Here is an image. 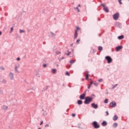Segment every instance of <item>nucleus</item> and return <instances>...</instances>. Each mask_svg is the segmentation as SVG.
I'll use <instances>...</instances> for the list:
<instances>
[{
    "instance_id": "1",
    "label": "nucleus",
    "mask_w": 129,
    "mask_h": 129,
    "mask_svg": "<svg viewBox=\"0 0 129 129\" xmlns=\"http://www.w3.org/2000/svg\"><path fill=\"white\" fill-rule=\"evenodd\" d=\"M92 100V97H87L86 98H85V101L84 102L85 104H89L90 102H91Z\"/></svg>"
},
{
    "instance_id": "2",
    "label": "nucleus",
    "mask_w": 129,
    "mask_h": 129,
    "mask_svg": "<svg viewBox=\"0 0 129 129\" xmlns=\"http://www.w3.org/2000/svg\"><path fill=\"white\" fill-rule=\"evenodd\" d=\"M92 126L95 128H99L100 127V125L96 121H94L92 123Z\"/></svg>"
},
{
    "instance_id": "3",
    "label": "nucleus",
    "mask_w": 129,
    "mask_h": 129,
    "mask_svg": "<svg viewBox=\"0 0 129 129\" xmlns=\"http://www.w3.org/2000/svg\"><path fill=\"white\" fill-rule=\"evenodd\" d=\"M80 30V28L78 27H77V30L75 31V35H74V39H76L78 36V31Z\"/></svg>"
},
{
    "instance_id": "4",
    "label": "nucleus",
    "mask_w": 129,
    "mask_h": 129,
    "mask_svg": "<svg viewBox=\"0 0 129 129\" xmlns=\"http://www.w3.org/2000/svg\"><path fill=\"white\" fill-rule=\"evenodd\" d=\"M119 17V14L118 13H116L113 16V18L114 20L116 21L118 20Z\"/></svg>"
},
{
    "instance_id": "5",
    "label": "nucleus",
    "mask_w": 129,
    "mask_h": 129,
    "mask_svg": "<svg viewBox=\"0 0 129 129\" xmlns=\"http://www.w3.org/2000/svg\"><path fill=\"white\" fill-rule=\"evenodd\" d=\"M105 59L107 60L108 63H110L112 62V59L109 56H107L105 57Z\"/></svg>"
},
{
    "instance_id": "6",
    "label": "nucleus",
    "mask_w": 129,
    "mask_h": 129,
    "mask_svg": "<svg viewBox=\"0 0 129 129\" xmlns=\"http://www.w3.org/2000/svg\"><path fill=\"white\" fill-rule=\"evenodd\" d=\"M9 78L11 80H14V74L12 72H10L9 75Z\"/></svg>"
},
{
    "instance_id": "7",
    "label": "nucleus",
    "mask_w": 129,
    "mask_h": 129,
    "mask_svg": "<svg viewBox=\"0 0 129 129\" xmlns=\"http://www.w3.org/2000/svg\"><path fill=\"white\" fill-rule=\"evenodd\" d=\"M86 91H85L83 94H81V95L80 96V98L81 100H84L85 97L86 96Z\"/></svg>"
},
{
    "instance_id": "8",
    "label": "nucleus",
    "mask_w": 129,
    "mask_h": 129,
    "mask_svg": "<svg viewBox=\"0 0 129 129\" xmlns=\"http://www.w3.org/2000/svg\"><path fill=\"white\" fill-rule=\"evenodd\" d=\"M110 106L111 107H115L116 106V102L115 101H112L110 103Z\"/></svg>"
},
{
    "instance_id": "9",
    "label": "nucleus",
    "mask_w": 129,
    "mask_h": 129,
    "mask_svg": "<svg viewBox=\"0 0 129 129\" xmlns=\"http://www.w3.org/2000/svg\"><path fill=\"white\" fill-rule=\"evenodd\" d=\"M102 6L104 7V10L105 11V12L108 13L109 10H108V8L105 6V5L102 4Z\"/></svg>"
},
{
    "instance_id": "10",
    "label": "nucleus",
    "mask_w": 129,
    "mask_h": 129,
    "mask_svg": "<svg viewBox=\"0 0 129 129\" xmlns=\"http://www.w3.org/2000/svg\"><path fill=\"white\" fill-rule=\"evenodd\" d=\"M20 68V65L19 64H16L15 67V70L16 72H19L18 69Z\"/></svg>"
},
{
    "instance_id": "11",
    "label": "nucleus",
    "mask_w": 129,
    "mask_h": 129,
    "mask_svg": "<svg viewBox=\"0 0 129 129\" xmlns=\"http://www.w3.org/2000/svg\"><path fill=\"white\" fill-rule=\"evenodd\" d=\"M122 48V46H118L116 48V51L118 52Z\"/></svg>"
},
{
    "instance_id": "12",
    "label": "nucleus",
    "mask_w": 129,
    "mask_h": 129,
    "mask_svg": "<svg viewBox=\"0 0 129 129\" xmlns=\"http://www.w3.org/2000/svg\"><path fill=\"white\" fill-rule=\"evenodd\" d=\"M51 72L52 74L54 75L56 73L57 70L56 69H52L51 70Z\"/></svg>"
},
{
    "instance_id": "13",
    "label": "nucleus",
    "mask_w": 129,
    "mask_h": 129,
    "mask_svg": "<svg viewBox=\"0 0 129 129\" xmlns=\"http://www.w3.org/2000/svg\"><path fill=\"white\" fill-rule=\"evenodd\" d=\"M92 106L93 107V108H94V109H97L98 108V105L95 104L94 103H92Z\"/></svg>"
},
{
    "instance_id": "14",
    "label": "nucleus",
    "mask_w": 129,
    "mask_h": 129,
    "mask_svg": "<svg viewBox=\"0 0 129 129\" xmlns=\"http://www.w3.org/2000/svg\"><path fill=\"white\" fill-rule=\"evenodd\" d=\"M88 71H87L86 72V80H88V77H89V75L88 74Z\"/></svg>"
},
{
    "instance_id": "15",
    "label": "nucleus",
    "mask_w": 129,
    "mask_h": 129,
    "mask_svg": "<svg viewBox=\"0 0 129 129\" xmlns=\"http://www.w3.org/2000/svg\"><path fill=\"white\" fill-rule=\"evenodd\" d=\"M118 119V116L115 115L113 117V120L115 121L117 120V119Z\"/></svg>"
},
{
    "instance_id": "16",
    "label": "nucleus",
    "mask_w": 129,
    "mask_h": 129,
    "mask_svg": "<svg viewBox=\"0 0 129 129\" xmlns=\"http://www.w3.org/2000/svg\"><path fill=\"white\" fill-rule=\"evenodd\" d=\"M8 106L5 105H4L3 106V109L4 110H7V109H8Z\"/></svg>"
},
{
    "instance_id": "17",
    "label": "nucleus",
    "mask_w": 129,
    "mask_h": 129,
    "mask_svg": "<svg viewBox=\"0 0 129 129\" xmlns=\"http://www.w3.org/2000/svg\"><path fill=\"white\" fill-rule=\"evenodd\" d=\"M124 38V36L123 35H121V36H118V38L119 40H121V39H123Z\"/></svg>"
},
{
    "instance_id": "18",
    "label": "nucleus",
    "mask_w": 129,
    "mask_h": 129,
    "mask_svg": "<svg viewBox=\"0 0 129 129\" xmlns=\"http://www.w3.org/2000/svg\"><path fill=\"white\" fill-rule=\"evenodd\" d=\"M82 103H83V101L82 100H78V104L79 105H81L82 104Z\"/></svg>"
},
{
    "instance_id": "19",
    "label": "nucleus",
    "mask_w": 129,
    "mask_h": 129,
    "mask_svg": "<svg viewBox=\"0 0 129 129\" xmlns=\"http://www.w3.org/2000/svg\"><path fill=\"white\" fill-rule=\"evenodd\" d=\"M102 125L103 126H106L107 125V122L105 121H104L102 123Z\"/></svg>"
},
{
    "instance_id": "20",
    "label": "nucleus",
    "mask_w": 129,
    "mask_h": 129,
    "mask_svg": "<svg viewBox=\"0 0 129 129\" xmlns=\"http://www.w3.org/2000/svg\"><path fill=\"white\" fill-rule=\"evenodd\" d=\"M117 125H118L117 123L115 122V123H114V124L113 125V127L115 128L117 126Z\"/></svg>"
},
{
    "instance_id": "21",
    "label": "nucleus",
    "mask_w": 129,
    "mask_h": 129,
    "mask_svg": "<svg viewBox=\"0 0 129 129\" xmlns=\"http://www.w3.org/2000/svg\"><path fill=\"white\" fill-rule=\"evenodd\" d=\"M76 61V60H71L70 61V63L72 64H73L75 63V62Z\"/></svg>"
},
{
    "instance_id": "22",
    "label": "nucleus",
    "mask_w": 129,
    "mask_h": 129,
    "mask_svg": "<svg viewBox=\"0 0 129 129\" xmlns=\"http://www.w3.org/2000/svg\"><path fill=\"white\" fill-rule=\"evenodd\" d=\"M102 49H103V48H102V46H99V47H98V50H99V51H102Z\"/></svg>"
},
{
    "instance_id": "23",
    "label": "nucleus",
    "mask_w": 129,
    "mask_h": 129,
    "mask_svg": "<svg viewBox=\"0 0 129 129\" xmlns=\"http://www.w3.org/2000/svg\"><path fill=\"white\" fill-rule=\"evenodd\" d=\"M2 83L4 84H6L7 83V81L5 79H3L2 81Z\"/></svg>"
},
{
    "instance_id": "24",
    "label": "nucleus",
    "mask_w": 129,
    "mask_h": 129,
    "mask_svg": "<svg viewBox=\"0 0 129 129\" xmlns=\"http://www.w3.org/2000/svg\"><path fill=\"white\" fill-rule=\"evenodd\" d=\"M74 10H77L78 13L80 12V10L79 9L78 7L74 8Z\"/></svg>"
},
{
    "instance_id": "25",
    "label": "nucleus",
    "mask_w": 129,
    "mask_h": 129,
    "mask_svg": "<svg viewBox=\"0 0 129 129\" xmlns=\"http://www.w3.org/2000/svg\"><path fill=\"white\" fill-rule=\"evenodd\" d=\"M80 41H81L80 39H78L77 40V44H80Z\"/></svg>"
},
{
    "instance_id": "26",
    "label": "nucleus",
    "mask_w": 129,
    "mask_h": 129,
    "mask_svg": "<svg viewBox=\"0 0 129 129\" xmlns=\"http://www.w3.org/2000/svg\"><path fill=\"white\" fill-rule=\"evenodd\" d=\"M66 75L68 76H70V74L68 72H66Z\"/></svg>"
},
{
    "instance_id": "27",
    "label": "nucleus",
    "mask_w": 129,
    "mask_h": 129,
    "mask_svg": "<svg viewBox=\"0 0 129 129\" xmlns=\"http://www.w3.org/2000/svg\"><path fill=\"white\" fill-rule=\"evenodd\" d=\"M20 33H25V31L20 29Z\"/></svg>"
},
{
    "instance_id": "28",
    "label": "nucleus",
    "mask_w": 129,
    "mask_h": 129,
    "mask_svg": "<svg viewBox=\"0 0 129 129\" xmlns=\"http://www.w3.org/2000/svg\"><path fill=\"white\" fill-rule=\"evenodd\" d=\"M117 85H118V84H115V85H113L112 88L114 89L117 86Z\"/></svg>"
},
{
    "instance_id": "29",
    "label": "nucleus",
    "mask_w": 129,
    "mask_h": 129,
    "mask_svg": "<svg viewBox=\"0 0 129 129\" xmlns=\"http://www.w3.org/2000/svg\"><path fill=\"white\" fill-rule=\"evenodd\" d=\"M108 99H106L105 100V101H104V103H106V104H107V103H108Z\"/></svg>"
},
{
    "instance_id": "30",
    "label": "nucleus",
    "mask_w": 129,
    "mask_h": 129,
    "mask_svg": "<svg viewBox=\"0 0 129 129\" xmlns=\"http://www.w3.org/2000/svg\"><path fill=\"white\" fill-rule=\"evenodd\" d=\"M50 35L52 36H55V34L52 33V32H50Z\"/></svg>"
},
{
    "instance_id": "31",
    "label": "nucleus",
    "mask_w": 129,
    "mask_h": 129,
    "mask_svg": "<svg viewBox=\"0 0 129 129\" xmlns=\"http://www.w3.org/2000/svg\"><path fill=\"white\" fill-rule=\"evenodd\" d=\"M1 70H5V68L4 67H2L0 68V71Z\"/></svg>"
},
{
    "instance_id": "32",
    "label": "nucleus",
    "mask_w": 129,
    "mask_h": 129,
    "mask_svg": "<svg viewBox=\"0 0 129 129\" xmlns=\"http://www.w3.org/2000/svg\"><path fill=\"white\" fill-rule=\"evenodd\" d=\"M118 2L120 5L122 4V3H121V0H118Z\"/></svg>"
},
{
    "instance_id": "33",
    "label": "nucleus",
    "mask_w": 129,
    "mask_h": 129,
    "mask_svg": "<svg viewBox=\"0 0 129 129\" xmlns=\"http://www.w3.org/2000/svg\"><path fill=\"white\" fill-rule=\"evenodd\" d=\"M98 81H99V82H102V79H99V80H98Z\"/></svg>"
},
{
    "instance_id": "34",
    "label": "nucleus",
    "mask_w": 129,
    "mask_h": 129,
    "mask_svg": "<svg viewBox=\"0 0 129 129\" xmlns=\"http://www.w3.org/2000/svg\"><path fill=\"white\" fill-rule=\"evenodd\" d=\"M70 53H71V52H69L68 54L65 53V54L67 55H68V56H69L70 54Z\"/></svg>"
},
{
    "instance_id": "35",
    "label": "nucleus",
    "mask_w": 129,
    "mask_h": 129,
    "mask_svg": "<svg viewBox=\"0 0 129 129\" xmlns=\"http://www.w3.org/2000/svg\"><path fill=\"white\" fill-rule=\"evenodd\" d=\"M43 67L44 68H46V64H44L43 66Z\"/></svg>"
},
{
    "instance_id": "36",
    "label": "nucleus",
    "mask_w": 129,
    "mask_h": 129,
    "mask_svg": "<svg viewBox=\"0 0 129 129\" xmlns=\"http://www.w3.org/2000/svg\"><path fill=\"white\" fill-rule=\"evenodd\" d=\"M94 85H95V86H98V84L97 83H94Z\"/></svg>"
},
{
    "instance_id": "37",
    "label": "nucleus",
    "mask_w": 129,
    "mask_h": 129,
    "mask_svg": "<svg viewBox=\"0 0 129 129\" xmlns=\"http://www.w3.org/2000/svg\"><path fill=\"white\" fill-rule=\"evenodd\" d=\"M72 116H73V117H75L76 116V114L75 113H73Z\"/></svg>"
},
{
    "instance_id": "38",
    "label": "nucleus",
    "mask_w": 129,
    "mask_h": 129,
    "mask_svg": "<svg viewBox=\"0 0 129 129\" xmlns=\"http://www.w3.org/2000/svg\"><path fill=\"white\" fill-rule=\"evenodd\" d=\"M49 126V124H47L45 125V127H48Z\"/></svg>"
},
{
    "instance_id": "39",
    "label": "nucleus",
    "mask_w": 129,
    "mask_h": 129,
    "mask_svg": "<svg viewBox=\"0 0 129 129\" xmlns=\"http://www.w3.org/2000/svg\"><path fill=\"white\" fill-rule=\"evenodd\" d=\"M13 30V27H11V32H12Z\"/></svg>"
},
{
    "instance_id": "40",
    "label": "nucleus",
    "mask_w": 129,
    "mask_h": 129,
    "mask_svg": "<svg viewBox=\"0 0 129 129\" xmlns=\"http://www.w3.org/2000/svg\"><path fill=\"white\" fill-rule=\"evenodd\" d=\"M17 60L18 61H20V58H19V57L17 58Z\"/></svg>"
},
{
    "instance_id": "41",
    "label": "nucleus",
    "mask_w": 129,
    "mask_h": 129,
    "mask_svg": "<svg viewBox=\"0 0 129 129\" xmlns=\"http://www.w3.org/2000/svg\"><path fill=\"white\" fill-rule=\"evenodd\" d=\"M106 113L107 115H109V113H108V112L107 111L106 112Z\"/></svg>"
},
{
    "instance_id": "42",
    "label": "nucleus",
    "mask_w": 129,
    "mask_h": 129,
    "mask_svg": "<svg viewBox=\"0 0 129 129\" xmlns=\"http://www.w3.org/2000/svg\"><path fill=\"white\" fill-rule=\"evenodd\" d=\"M91 87V85H89V87H88V88L89 89Z\"/></svg>"
},
{
    "instance_id": "43",
    "label": "nucleus",
    "mask_w": 129,
    "mask_h": 129,
    "mask_svg": "<svg viewBox=\"0 0 129 129\" xmlns=\"http://www.w3.org/2000/svg\"><path fill=\"white\" fill-rule=\"evenodd\" d=\"M42 124H43V121H42L41 122V123H40V125H41Z\"/></svg>"
},
{
    "instance_id": "44",
    "label": "nucleus",
    "mask_w": 129,
    "mask_h": 129,
    "mask_svg": "<svg viewBox=\"0 0 129 129\" xmlns=\"http://www.w3.org/2000/svg\"><path fill=\"white\" fill-rule=\"evenodd\" d=\"M0 35H2V31H0Z\"/></svg>"
},
{
    "instance_id": "45",
    "label": "nucleus",
    "mask_w": 129,
    "mask_h": 129,
    "mask_svg": "<svg viewBox=\"0 0 129 129\" xmlns=\"http://www.w3.org/2000/svg\"><path fill=\"white\" fill-rule=\"evenodd\" d=\"M90 84H91V85H92L93 84L92 82H91Z\"/></svg>"
},
{
    "instance_id": "46",
    "label": "nucleus",
    "mask_w": 129,
    "mask_h": 129,
    "mask_svg": "<svg viewBox=\"0 0 129 129\" xmlns=\"http://www.w3.org/2000/svg\"><path fill=\"white\" fill-rule=\"evenodd\" d=\"M78 7H81V5H79Z\"/></svg>"
},
{
    "instance_id": "47",
    "label": "nucleus",
    "mask_w": 129,
    "mask_h": 129,
    "mask_svg": "<svg viewBox=\"0 0 129 129\" xmlns=\"http://www.w3.org/2000/svg\"><path fill=\"white\" fill-rule=\"evenodd\" d=\"M64 59V57H62V59Z\"/></svg>"
},
{
    "instance_id": "48",
    "label": "nucleus",
    "mask_w": 129,
    "mask_h": 129,
    "mask_svg": "<svg viewBox=\"0 0 129 129\" xmlns=\"http://www.w3.org/2000/svg\"><path fill=\"white\" fill-rule=\"evenodd\" d=\"M71 65H70V66H69V68H71Z\"/></svg>"
},
{
    "instance_id": "49",
    "label": "nucleus",
    "mask_w": 129,
    "mask_h": 129,
    "mask_svg": "<svg viewBox=\"0 0 129 129\" xmlns=\"http://www.w3.org/2000/svg\"><path fill=\"white\" fill-rule=\"evenodd\" d=\"M38 129H41V128H38Z\"/></svg>"
}]
</instances>
